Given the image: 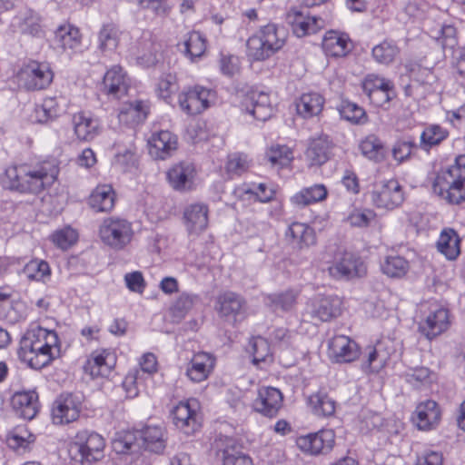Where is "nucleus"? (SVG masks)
Here are the masks:
<instances>
[{
  "mask_svg": "<svg viewBox=\"0 0 465 465\" xmlns=\"http://www.w3.org/2000/svg\"><path fill=\"white\" fill-rule=\"evenodd\" d=\"M59 173L58 161L54 158H46L9 166L5 169L4 183L10 190L39 195L54 184Z\"/></svg>",
  "mask_w": 465,
  "mask_h": 465,
  "instance_id": "1",
  "label": "nucleus"
},
{
  "mask_svg": "<svg viewBox=\"0 0 465 465\" xmlns=\"http://www.w3.org/2000/svg\"><path fill=\"white\" fill-rule=\"evenodd\" d=\"M61 341L54 330L31 325L20 340L18 358L32 369L41 370L60 357Z\"/></svg>",
  "mask_w": 465,
  "mask_h": 465,
  "instance_id": "2",
  "label": "nucleus"
},
{
  "mask_svg": "<svg viewBox=\"0 0 465 465\" xmlns=\"http://www.w3.org/2000/svg\"><path fill=\"white\" fill-rule=\"evenodd\" d=\"M435 193L450 203L465 201V155L456 157L454 163L440 169L433 181Z\"/></svg>",
  "mask_w": 465,
  "mask_h": 465,
  "instance_id": "3",
  "label": "nucleus"
},
{
  "mask_svg": "<svg viewBox=\"0 0 465 465\" xmlns=\"http://www.w3.org/2000/svg\"><path fill=\"white\" fill-rule=\"evenodd\" d=\"M287 37L284 27L269 23L247 39L246 54L253 61H264L284 46Z\"/></svg>",
  "mask_w": 465,
  "mask_h": 465,
  "instance_id": "4",
  "label": "nucleus"
},
{
  "mask_svg": "<svg viewBox=\"0 0 465 465\" xmlns=\"http://www.w3.org/2000/svg\"><path fill=\"white\" fill-rule=\"evenodd\" d=\"M105 447L104 439L95 431L83 430L68 445V454L75 462L91 463L101 460Z\"/></svg>",
  "mask_w": 465,
  "mask_h": 465,
  "instance_id": "5",
  "label": "nucleus"
},
{
  "mask_svg": "<svg viewBox=\"0 0 465 465\" xmlns=\"http://www.w3.org/2000/svg\"><path fill=\"white\" fill-rule=\"evenodd\" d=\"M98 232L101 241L106 246L117 251L125 248L134 236L132 223L119 216L103 219Z\"/></svg>",
  "mask_w": 465,
  "mask_h": 465,
  "instance_id": "6",
  "label": "nucleus"
},
{
  "mask_svg": "<svg viewBox=\"0 0 465 465\" xmlns=\"http://www.w3.org/2000/svg\"><path fill=\"white\" fill-rule=\"evenodd\" d=\"M216 93L202 85L183 90L178 95L181 110L188 115H197L208 109L215 101Z\"/></svg>",
  "mask_w": 465,
  "mask_h": 465,
  "instance_id": "7",
  "label": "nucleus"
},
{
  "mask_svg": "<svg viewBox=\"0 0 465 465\" xmlns=\"http://www.w3.org/2000/svg\"><path fill=\"white\" fill-rule=\"evenodd\" d=\"M331 277L336 280H352L366 275L367 267L356 254L349 252L338 253L328 267Z\"/></svg>",
  "mask_w": 465,
  "mask_h": 465,
  "instance_id": "8",
  "label": "nucleus"
},
{
  "mask_svg": "<svg viewBox=\"0 0 465 465\" xmlns=\"http://www.w3.org/2000/svg\"><path fill=\"white\" fill-rule=\"evenodd\" d=\"M215 310L222 319L233 325L247 317L245 299L241 294L231 291L218 295Z\"/></svg>",
  "mask_w": 465,
  "mask_h": 465,
  "instance_id": "9",
  "label": "nucleus"
},
{
  "mask_svg": "<svg viewBox=\"0 0 465 465\" xmlns=\"http://www.w3.org/2000/svg\"><path fill=\"white\" fill-rule=\"evenodd\" d=\"M171 415L174 426L184 434H193L201 427L200 405L195 399L180 401Z\"/></svg>",
  "mask_w": 465,
  "mask_h": 465,
  "instance_id": "10",
  "label": "nucleus"
},
{
  "mask_svg": "<svg viewBox=\"0 0 465 465\" xmlns=\"http://www.w3.org/2000/svg\"><path fill=\"white\" fill-rule=\"evenodd\" d=\"M117 357L110 349H97L92 351L84 366V371L93 380L108 379L115 366Z\"/></svg>",
  "mask_w": 465,
  "mask_h": 465,
  "instance_id": "11",
  "label": "nucleus"
},
{
  "mask_svg": "<svg viewBox=\"0 0 465 465\" xmlns=\"http://www.w3.org/2000/svg\"><path fill=\"white\" fill-rule=\"evenodd\" d=\"M373 205L379 209L392 211L404 202L402 186L395 179L376 185L371 193Z\"/></svg>",
  "mask_w": 465,
  "mask_h": 465,
  "instance_id": "12",
  "label": "nucleus"
},
{
  "mask_svg": "<svg viewBox=\"0 0 465 465\" xmlns=\"http://www.w3.org/2000/svg\"><path fill=\"white\" fill-rule=\"evenodd\" d=\"M20 80L28 90H43L53 82L54 72L48 63L30 61L23 66Z\"/></svg>",
  "mask_w": 465,
  "mask_h": 465,
  "instance_id": "13",
  "label": "nucleus"
},
{
  "mask_svg": "<svg viewBox=\"0 0 465 465\" xmlns=\"http://www.w3.org/2000/svg\"><path fill=\"white\" fill-rule=\"evenodd\" d=\"M335 438L333 430L325 429L298 437L296 445L301 451L308 455L327 454L333 449Z\"/></svg>",
  "mask_w": 465,
  "mask_h": 465,
  "instance_id": "14",
  "label": "nucleus"
},
{
  "mask_svg": "<svg viewBox=\"0 0 465 465\" xmlns=\"http://www.w3.org/2000/svg\"><path fill=\"white\" fill-rule=\"evenodd\" d=\"M82 411V401L71 393L61 394L53 403L52 420L54 424L64 425L78 420Z\"/></svg>",
  "mask_w": 465,
  "mask_h": 465,
  "instance_id": "15",
  "label": "nucleus"
},
{
  "mask_svg": "<svg viewBox=\"0 0 465 465\" xmlns=\"http://www.w3.org/2000/svg\"><path fill=\"white\" fill-rule=\"evenodd\" d=\"M330 359L336 363H351L358 360L361 351L358 343L346 335H335L328 344Z\"/></svg>",
  "mask_w": 465,
  "mask_h": 465,
  "instance_id": "16",
  "label": "nucleus"
},
{
  "mask_svg": "<svg viewBox=\"0 0 465 465\" xmlns=\"http://www.w3.org/2000/svg\"><path fill=\"white\" fill-rule=\"evenodd\" d=\"M282 403L283 396L280 390L274 387H262L258 390L252 408L262 416L273 418L282 409Z\"/></svg>",
  "mask_w": 465,
  "mask_h": 465,
  "instance_id": "17",
  "label": "nucleus"
},
{
  "mask_svg": "<svg viewBox=\"0 0 465 465\" xmlns=\"http://www.w3.org/2000/svg\"><path fill=\"white\" fill-rule=\"evenodd\" d=\"M288 24L298 37L317 33L324 26V20L308 12L292 9L287 15Z\"/></svg>",
  "mask_w": 465,
  "mask_h": 465,
  "instance_id": "18",
  "label": "nucleus"
},
{
  "mask_svg": "<svg viewBox=\"0 0 465 465\" xmlns=\"http://www.w3.org/2000/svg\"><path fill=\"white\" fill-rule=\"evenodd\" d=\"M216 365V358L207 351L193 353L186 368V376L195 383L206 381L213 373Z\"/></svg>",
  "mask_w": 465,
  "mask_h": 465,
  "instance_id": "19",
  "label": "nucleus"
},
{
  "mask_svg": "<svg viewBox=\"0 0 465 465\" xmlns=\"http://www.w3.org/2000/svg\"><path fill=\"white\" fill-rule=\"evenodd\" d=\"M183 222L189 234L199 235L209 223V207L203 203L188 204L183 211Z\"/></svg>",
  "mask_w": 465,
  "mask_h": 465,
  "instance_id": "20",
  "label": "nucleus"
},
{
  "mask_svg": "<svg viewBox=\"0 0 465 465\" xmlns=\"http://www.w3.org/2000/svg\"><path fill=\"white\" fill-rule=\"evenodd\" d=\"M441 418V411L435 401L426 400L420 401L412 415V421L419 430H430L438 426Z\"/></svg>",
  "mask_w": 465,
  "mask_h": 465,
  "instance_id": "21",
  "label": "nucleus"
},
{
  "mask_svg": "<svg viewBox=\"0 0 465 465\" xmlns=\"http://www.w3.org/2000/svg\"><path fill=\"white\" fill-rule=\"evenodd\" d=\"M341 301L339 297L317 296L308 304L309 313L312 319L328 322L341 313Z\"/></svg>",
  "mask_w": 465,
  "mask_h": 465,
  "instance_id": "22",
  "label": "nucleus"
},
{
  "mask_svg": "<svg viewBox=\"0 0 465 465\" xmlns=\"http://www.w3.org/2000/svg\"><path fill=\"white\" fill-rule=\"evenodd\" d=\"M246 113L259 121L268 120L273 114L270 94L262 91H252L243 103Z\"/></svg>",
  "mask_w": 465,
  "mask_h": 465,
  "instance_id": "23",
  "label": "nucleus"
},
{
  "mask_svg": "<svg viewBox=\"0 0 465 465\" xmlns=\"http://www.w3.org/2000/svg\"><path fill=\"white\" fill-rule=\"evenodd\" d=\"M116 193L111 184H98L87 198L88 206L95 213H110L115 205Z\"/></svg>",
  "mask_w": 465,
  "mask_h": 465,
  "instance_id": "24",
  "label": "nucleus"
},
{
  "mask_svg": "<svg viewBox=\"0 0 465 465\" xmlns=\"http://www.w3.org/2000/svg\"><path fill=\"white\" fill-rule=\"evenodd\" d=\"M450 326L449 311L438 308L430 312L426 319L420 324V331L429 340L441 334Z\"/></svg>",
  "mask_w": 465,
  "mask_h": 465,
  "instance_id": "25",
  "label": "nucleus"
},
{
  "mask_svg": "<svg viewBox=\"0 0 465 465\" xmlns=\"http://www.w3.org/2000/svg\"><path fill=\"white\" fill-rule=\"evenodd\" d=\"M54 41L64 52L74 54L82 50L80 30L70 24L62 25L55 30Z\"/></svg>",
  "mask_w": 465,
  "mask_h": 465,
  "instance_id": "26",
  "label": "nucleus"
},
{
  "mask_svg": "<svg viewBox=\"0 0 465 465\" xmlns=\"http://www.w3.org/2000/svg\"><path fill=\"white\" fill-rule=\"evenodd\" d=\"M128 86L129 78L120 65L112 66L104 74L102 88L105 94L119 96L127 92Z\"/></svg>",
  "mask_w": 465,
  "mask_h": 465,
  "instance_id": "27",
  "label": "nucleus"
},
{
  "mask_svg": "<svg viewBox=\"0 0 465 465\" xmlns=\"http://www.w3.org/2000/svg\"><path fill=\"white\" fill-rule=\"evenodd\" d=\"M322 45L325 54L332 57L345 56L351 50L348 35L333 30L326 32Z\"/></svg>",
  "mask_w": 465,
  "mask_h": 465,
  "instance_id": "28",
  "label": "nucleus"
},
{
  "mask_svg": "<svg viewBox=\"0 0 465 465\" xmlns=\"http://www.w3.org/2000/svg\"><path fill=\"white\" fill-rule=\"evenodd\" d=\"M148 143L150 153L161 160L166 159L177 148V137L169 131L153 134Z\"/></svg>",
  "mask_w": 465,
  "mask_h": 465,
  "instance_id": "29",
  "label": "nucleus"
},
{
  "mask_svg": "<svg viewBox=\"0 0 465 465\" xmlns=\"http://www.w3.org/2000/svg\"><path fill=\"white\" fill-rule=\"evenodd\" d=\"M286 240L293 246L303 249L316 243V233L307 223L294 222L285 232Z\"/></svg>",
  "mask_w": 465,
  "mask_h": 465,
  "instance_id": "30",
  "label": "nucleus"
},
{
  "mask_svg": "<svg viewBox=\"0 0 465 465\" xmlns=\"http://www.w3.org/2000/svg\"><path fill=\"white\" fill-rule=\"evenodd\" d=\"M149 114V104L145 101L135 100L124 104L118 113L119 122L127 126L143 123Z\"/></svg>",
  "mask_w": 465,
  "mask_h": 465,
  "instance_id": "31",
  "label": "nucleus"
},
{
  "mask_svg": "<svg viewBox=\"0 0 465 465\" xmlns=\"http://www.w3.org/2000/svg\"><path fill=\"white\" fill-rule=\"evenodd\" d=\"M194 173L192 164L180 163L167 172V179L175 191L186 192L193 189Z\"/></svg>",
  "mask_w": 465,
  "mask_h": 465,
  "instance_id": "32",
  "label": "nucleus"
},
{
  "mask_svg": "<svg viewBox=\"0 0 465 465\" xmlns=\"http://www.w3.org/2000/svg\"><path fill=\"white\" fill-rule=\"evenodd\" d=\"M12 405L19 416L32 420L39 410L38 395L34 391L15 392L12 398Z\"/></svg>",
  "mask_w": 465,
  "mask_h": 465,
  "instance_id": "33",
  "label": "nucleus"
},
{
  "mask_svg": "<svg viewBox=\"0 0 465 465\" xmlns=\"http://www.w3.org/2000/svg\"><path fill=\"white\" fill-rule=\"evenodd\" d=\"M74 134L79 140H93L100 130L98 119L84 112L74 114L73 116Z\"/></svg>",
  "mask_w": 465,
  "mask_h": 465,
  "instance_id": "34",
  "label": "nucleus"
},
{
  "mask_svg": "<svg viewBox=\"0 0 465 465\" xmlns=\"http://www.w3.org/2000/svg\"><path fill=\"white\" fill-rule=\"evenodd\" d=\"M332 143L326 137H318L311 141L305 157L311 166H321L331 157Z\"/></svg>",
  "mask_w": 465,
  "mask_h": 465,
  "instance_id": "35",
  "label": "nucleus"
},
{
  "mask_svg": "<svg viewBox=\"0 0 465 465\" xmlns=\"http://www.w3.org/2000/svg\"><path fill=\"white\" fill-rule=\"evenodd\" d=\"M328 196V189L322 183L304 187L291 197V203L296 207H305L321 203Z\"/></svg>",
  "mask_w": 465,
  "mask_h": 465,
  "instance_id": "36",
  "label": "nucleus"
},
{
  "mask_svg": "<svg viewBox=\"0 0 465 465\" xmlns=\"http://www.w3.org/2000/svg\"><path fill=\"white\" fill-rule=\"evenodd\" d=\"M158 45L152 39L150 33H143L134 50L137 62L150 67L157 62Z\"/></svg>",
  "mask_w": 465,
  "mask_h": 465,
  "instance_id": "37",
  "label": "nucleus"
},
{
  "mask_svg": "<svg viewBox=\"0 0 465 465\" xmlns=\"http://www.w3.org/2000/svg\"><path fill=\"white\" fill-rule=\"evenodd\" d=\"M140 437L146 450L162 452L166 445V432L160 425H147L140 431Z\"/></svg>",
  "mask_w": 465,
  "mask_h": 465,
  "instance_id": "38",
  "label": "nucleus"
},
{
  "mask_svg": "<svg viewBox=\"0 0 465 465\" xmlns=\"http://www.w3.org/2000/svg\"><path fill=\"white\" fill-rule=\"evenodd\" d=\"M324 97L317 92L302 94L296 102L298 114L303 118L318 115L323 109Z\"/></svg>",
  "mask_w": 465,
  "mask_h": 465,
  "instance_id": "39",
  "label": "nucleus"
},
{
  "mask_svg": "<svg viewBox=\"0 0 465 465\" xmlns=\"http://www.w3.org/2000/svg\"><path fill=\"white\" fill-rule=\"evenodd\" d=\"M312 413L318 417H331L336 411V401L325 391H317L308 398Z\"/></svg>",
  "mask_w": 465,
  "mask_h": 465,
  "instance_id": "40",
  "label": "nucleus"
},
{
  "mask_svg": "<svg viewBox=\"0 0 465 465\" xmlns=\"http://www.w3.org/2000/svg\"><path fill=\"white\" fill-rule=\"evenodd\" d=\"M460 237L454 230H443L437 242L438 251L448 260H455L460 252Z\"/></svg>",
  "mask_w": 465,
  "mask_h": 465,
  "instance_id": "41",
  "label": "nucleus"
},
{
  "mask_svg": "<svg viewBox=\"0 0 465 465\" xmlns=\"http://www.w3.org/2000/svg\"><path fill=\"white\" fill-rule=\"evenodd\" d=\"M123 32L113 24H106L102 26L98 33V47L102 52L114 51L120 42Z\"/></svg>",
  "mask_w": 465,
  "mask_h": 465,
  "instance_id": "42",
  "label": "nucleus"
},
{
  "mask_svg": "<svg viewBox=\"0 0 465 465\" xmlns=\"http://www.w3.org/2000/svg\"><path fill=\"white\" fill-rule=\"evenodd\" d=\"M402 377L410 385L416 389L427 387L436 379L435 373L424 366L410 368L404 371Z\"/></svg>",
  "mask_w": 465,
  "mask_h": 465,
  "instance_id": "43",
  "label": "nucleus"
},
{
  "mask_svg": "<svg viewBox=\"0 0 465 465\" xmlns=\"http://www.w3.org/2000/svg\"><path fill=\"white\" fill-rule=\"evenodd\" d=\"M62 113L60 103L55 97H46L41 105L35 109V119L37 123L46 124L56 119Z\"/></svg>",
  "mask_w": 465,
  "mask_h": 465,
  "instance_id": "44",
  "label": "nucleus"
},
{
  "mask_svg": "<svg viewBox=\"0 0 465 465\" xmlns=\"http://www.w3.org/2000/svg\"><path fill=\"white\" fill-rule=\"evenodd\" d=\"M300 295L298 289H290L278 293H272L266 296V302L273 310H292Z\"/></svg>",
  "mask_w": 465,
  "mask_h": 465,
  "instance_id": "45",
  "label": "nucleus"
},
{
  "mask_svg": "<svg viewBox=\"0 0 465 465\" xmlns=\"http://www.w3.org/2000/svg\"><path fill=\"white\" fill-rule=\"evenodd\" d=\"M360 150L365 157L377 163L383 161L386 154L382 142L373 134L368 135L361 142Z\"/></svg>",
  "mask_w": 465,
  "mask_h": 465,
  "instance_id": "46",
  "label": "nucleus"
},
{
  "mask_svg": "<svg viewBox=\"0 0 465 465\" xmlns=\"http://www.w3.org/2000/svg\"><path fill=\"white\" fill-rule=\"evenodd\" d=\"M449 135L447 129L439 124H430L420 134V147L425 151L440 144Z\"/></svg>",
  "mask_w": 465,
  "mask_h": 465,
  "instance_id": "47",
  "label": "nucleus"
},
{
  "mask_svg": "<svg viewBox=\"0 0 465 465\" xmlns=\"http://www.w3.org/2000/svg\"><path fill=\"white\" fill-rule=\"evenodd\" d=\"M387 365L384 355L381 354L376 346L365 349L361 368L365 373H378Z\"/></svg>",
  "mask_w": 465,
  "mask_h": 465,
  "instance_id": "48",
  "label": "nucleus"
},
{
  "mask_svg": "<svg viewBox=\"0 0 465 465\" xmlns=\"http://www.w3.org/2000/svg\"><path fill=\"white\" fill-rule=\"evenodd\" d=\"M182 45L185 55L193 61L204 54L206 40L199 32L193 31L187 34Z\"/></svg>",
  "mask_w": 465,
  "mask_h": 465,
  "instance_id": "49",
  "label": "nucleus"
},
{
  "mask_svg": "<svg viewBox=\"0 0 465 465\" xmlns=\"http://www.w3.org/2000/svg\"><path fill=\"white\" fill-rule=\"evenodd\" d=\"M409 268V262L399 255L388 256L381 264V272L391 278L403 277Z\"/></svg>",
  "mask_w": 465,
  "mask_h": 465,
  "instance_id": "50",
  "label": "nucleus"
},
{
  "mask_svg": "<svg viewBox=\"0 0 465 465\" xmlns=\"http://www.w3.org/2000/svg\"><path fill=\"white\" fill-rule=\"evenodd\" d=\"M115 155L113 164L124 172L129 171L136 163L135 147L133 143L127 146L115 145Z\"/></svg>",
  "mask_w": 465,
  "mask_h": 465,
  "instance_id": "51",
  "label": "nucleus"
},
{
  "mask_svg": "<svg viewBox=\"0 0 465 465\" xmlns=\"http://www.w3.org/2000/svg\"><path fill=\"white\" fill-rule=\"evenodd\" d=\"M400 54V48L392 42L385 40L372 48L374 60L381 64H390Z\"/></svg>",
  "mask_w": 465,
  "mask_h": 465,
  "instance_id": "52",
  "label": "nucleus"
},
{
  "mask_svg": "<svg viewBox=\"0 0 465 465\" xmlns=\"http://www.w3.org/2000/svg\"><path fill=\"white\" fill-rule=\"evenodd\" d=\"M27 279L37 282H46L51 276V269L47 262L39 259L31 260L24 267Z\"/></svg>",
  "mask_w": 465,
  "mask_h": 465,
  "instance_id": "53",
  "label": "nucleus"
},
{
  "mask_svg": "<svg viewBox=\"0 0 465 465\" xmlns=\"http://www.w3.org/2000/svg\"><path fill=\"white\" fill-rule=\"evenodd\" d=\"M266 157L272 166H288L293 160V152L287 145H272L266 152Z\"/></svg>",
  "mask_w": 465,
  "mask_h": 465,
  "instance_id": "54",
  "label": "nucleus"
},
{
  "mask_svg": "<svg viewBox=\"0 0 465 465\" xmlns=\"http://www.w3.org/2000/svg\"><path fill=\"white\" fill-rule=\"evenodd\" d=\"M338 110L343 119L352 124H360L367 121L365 110L350 101H342Z\"/></svg>",
  "mask_w": 465,
  "mask_h": 465,
  "instance_id": "55",
  "label": "nucleus"
},
{
  "mask_svg": "<svg viewBox=\"0 0 465 465\" xmlns=\"http://www.w3.org/2000/svg\"><path fill=\"white\" fill-rule=\"evenodd\" d=\"M249 167L250 162L247 155L236 153L228 156L225 170L228 176L232 179L247 172Z\"/></svg>",
  "mask_w": 465,
  "mask_h": 465,
  "instance_id": "56",
  "label": "nucleus"
},
{
  "mask_svg": "<svg viewBox=\"0 0 465 465\" xmlns=\"http://www.w3.org/2000/svg\"><path fill=\"white\" fill-rule=\"evenodd\" d=\"M417 148L414 138L407 137L401 138L395 142L391 149L393 159L398 163H402L409 160L413 149Z\"/></svg>",
  "mask_w": 465,
  "mask_h": 465,
  "instance_id": "57",
  "label": "nucleus"
},
{
  "mask_svg": "<svg viewBox=\"0 0 465 465\" xmlns=\"http://www.w3.org/2000/svg\"><path fill=\"white\" fill-rule=\"evenodd\" d=\"M34 440V435L25 426L16 427L6 438L7 445L14 450L25 449Z\"/></svg>",
  "mask_w": 465,
  "mask_h": 465,
  "instance_id": "58",
  "label": "nucleus"
},
{
  "mask_svg": "<svg viewBox=\"0 0 465 465\" xmlns=\"http://www.w3.org/2000/svg\"><path fill=\"white\" fill-rule=\"evenodd\" d=\"M178 89L179 85L175 74L167 73L161 75L156 89L159 97L169 102Z\"/></svg>",
  "mask_w": 465,
  "mask_h": 465,
  "instance_id": "59",
  "label": "nucleus"
},
{
  "mask_svg": "<svg viewBox=\"0 0 465 465\" xmlns=\"http://www.w3.org/2000/svg\"><path fill=\"white\" fill-rule=\"evenodd\" d=\"M250 351L252 354V362L258 365L271 359V350L268 341L262 337H254L250 342Z\"/></svg>",
  "mask_w": 465,
  "mask_h": 465,
  "instance_id": "60",
  "label": "nucleus"
},
{
  "mask_svg": "<svg viewBox=\"0 0 465 465\" xmlns=\"http://www.w3.org/2000/svg\"><path fill=\"white\" fill-rule=\"evenodd\" d=\"M78 233L71 227H66L62 230L56 231L52 235L53 242L62 250H67L76 242Z\"/></svg>",
  "mask_w": 465,
  "mask_h": 465,
  "instance_id": "61",
  "label": "nucleus"
},
{
  "mask_svg": "<svg viewBox=\"0 0 465 465\" xmlns=\"http://www.w3.org/2000/svg\"><path fill=\"white\" fill-rule=\"evenodd\" d=\"M196 299V295L189 294L186 292L180 294V296L176 299L171 307L173 315L180 319L183 318L193 308Z\"/></svg>",
  "mask_w": 465,
  "mask_h": 465,
  "instance_id": "62",
  "label": "nucleus"
},
{
  "mask_svg": "<svg viewBox=\"0 0 465 465\" xmlns=\"http://www.w3.org/2000/svg\"><path fill=\"white\" fill-rule=\"evenodd\" d=\"M142 381L143 377L138 368L129 371L122 384L127 398H134L139 394L138 386Z\"/></svg>",
  "mask_w": 465,
  "mask_h": 465,
  "instance_id": "63",
  "label": "nucleus"
},
{
  "mask_svg": "<svg viewBox=\"0 0 465 465\" xmlns=\"http://www.w3.org/2000/svg\"><path fill=\"white\" fill-rule=\"evenodd\" d=\"M223 465H252V460L234 448H226L223 452Z\"/></svg>",
  "mask_w": 465,
  "mask_h": 465,
  "instance_id": "64",
  "label": "nucleus"
}]
</instances>
